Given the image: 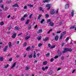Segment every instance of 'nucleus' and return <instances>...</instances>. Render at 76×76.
<instances>
[{"mask_svg":"<svg viewBox=\"0 0 76 76\" xmlns=\"http://www.w3.org/2000/svg\"><path fill=\"white\" fill-rule=\"evenodd\" d=\"M33 58H36V53L35 51L34 52Z\"/></svg>","mask_w":76,"mask_h":76,"instance_id":"12","label":"nucleus"},{"mask_svg":"<svg viewBox=\"0 0 76 76\" xmlns=\"http://www.w3.org/2000/svg\"><path fill=\"white\" fill-rule=\"evenodd\" d=\"M66 34V31H64L61 34V35H62L63 36H64V35H65Z\"/></svg>","mask_w":76,"mask_h":76,"instance_id":"17","label":"nucleus"},{"mask_svg":"<svg viewBox=\"0 0 76 76\" xmlns=\"http://www.w3.org/2000/svg\"><path fill=\"white\" fill-rule=\"evenodd\" d=\"M25 20V18H24L22 17L21 18V20L23 21V20Z\"/></svg>","mask_w":76,"mask_h":76,"instance_id":"31","label":"nucleus"},{"mask_svg":"<svg viewBox=\"0 0 76 76\" xmlns=\"http://www.w3.org/2000/svg\"><path fill=\"white\" fill-rule=\"evenodd\" d=\"M20 57V55H17L16 56V57H17V58H18V57Z\"/></svg>","mask_w":76,"mask_h":76,"instance_id":"56","label":"nucleus"},{"mask_svg":"<svg viewBox=\"0 0 76 76\" xmlns=\"http://www.w3.org/2000/svg\"><path fill=\"white\" fill-rule=\"evenodd\" d=\"M20 29V28H19L17 26H16L14 28L15 30H19Z\"/></svg>","mask_w":76,"mask_h":76,"instance_id":"14","label":"nucleus"},{"mask_svg":"<svg viewBox=\"0 0 76 76\" xmlns=\"http://www.w3.org/2000/svg\"><path fill=\"white\" fill-rule=\"evenodd\" d=\"M1 7L3 9H4V6L3 4H1Z\"/></svg>","mask_w":76,"mask_h":76,"instance_id":"47","label":"nucleus"},{"mask_svg":"<svg viewBox=\"0 0 76 76\" xmlns=\"http://www.w3.org/2000/svg\"><path fill=\"white\" fill-rule=\"evenodd\" d=\"M67 51H68V48H65L64 50L62 51L63 53H66V52H67Z\"/></svg>","mask_w":76,"mask_h":76,"instance_id":"7","label":"nucleus"},{"mask_svg":"<svg viewBox=\"0 0 76 76\" xmlns=\"http://www.w3.org/2000/svg\"><path fill=\"white\" fill-rule=\"evenodd\" d=\"M39 10H40L42 11V12H44V11L43 10H42V9L41 7H40L39 8Z\"/></svg>","mask_w":76,"mask_h":76,"instance_id":"40","label":"nucleus"},{"mask_svg":"<svg viewBox=\"0 0 76 76\" xmlns=\"http://www.w3.org/2000/svg\"><path fill=\"white\" fill-rule=\"evenodd\" d=\"M30 48L29 47H28L26 49L27 51H29V49Z\"/></svg>","mask_w":76,"mask_h":76,"instance_id":"51","label":"nucleus"},{"mask_svg":"<svg viewBox=\"0 0 76 76\" xmlns=\"http://www.w3.org/2000/svg\"><path fill=\"white\" fill-rule=\"evenodd\" d=\"M48 39H49V37H47L45 39H44V41H48Z\"/></svg>","mask_w":76,"mask_h":76,"instance_id":"27","label":"nucleus"},{"mask_svg":"<svg viewBox=\"0 0 76 76\" xmlns=\"http://www.w3.org/2000/svg\"><path fill=\"white\" fill-rule=\"evenodd\" d=\"M58 56H56L54 57V58H55V59H56V58H58Z\"/></svg>","mask_w":76,"mask_h":76,"instance_id":"42","label":"nucleus"},{"mask_svg":"<svg viewBox=\"0 0 76 76\" xmlns=\"http://www.w3.org/2000/svg\"><path fill=\"white\" fill-rule=\"evenodd\" d=\"M61 34V36L60 37V39H62V38H63V36Z\"/></svg>","mask_w":76,"mask_h":76,"instance_id":"45","label":"nucleus"},{"mask_svg":"<svg viewBox=\"0 0 76 76\" xmlns=\"http://www.w3.org/2000/svg\"><path fill=\"white\" fill-rule=\"evenodd\" d=\"M56 15L58 14V9L57 10L56 12Z\"/></svg>","mask_w":76,"mask_h":76,"instance_id":"41","label":"nucleus"},{"mask_svg":"<svg viewBox=\"0 0 76 76\" xmlns=\"http://www.w3.org/2000/svg\"><path fill=\"white\" fill-rule=\"evenodd\" d=\"M58 39V36L57 35L55 37V40H56V41H57Z\"/></svg>","mask_w":76,"mask_h":76,"instance_id":"16","label":"nucleus"},{"mask_svg":"<svg viewBox=\"0 0 76 76\" xmlns=\"http://www.w3.org/2000/svg\"><path fill=\"white\" fill-rule=\"evenodd\" d=\"M44 20L42 19V20H41V23H43V22H44Z\"/></svg>","mask_w":76,"mask_h":76,"instance_id":"53","label":"nucleus"},{"mask_svg":"<svg viewBox=\"0 0 76 76\" xmlns=\"http://www.w3.org/2000/svg\"><path fill=\"white\" fill-rule=\"evenodd\" d=\"M38 27V25H36V26H35L34 27V28L35 29H36V28H37Z\"/></svg>","mask_w":76,"mask_h":76,"instance_id":"61","label":"nucleus"},{"mask_svg":"<svg viewBox=\"0 0 76 76\" xmlns=\"http://www.w3.org/2000/svg\"><path fill=\"white\" fill-rule=\"evenodd\" d=\"M29 22V20H27V21L26 22V25H27V24H28Z\"/></svg>","mask_w":76,"mask_h":76,"instance_id":"32","label":"nucleus"},{"mask_svg":"<svg viewBox=\"0 0 76 76\" xmlns=\"http://www.w3.org/2000/svg\"><path fill=\"white\" fill-rule=\"evenodd\" d=\"M75 26H71L69 28V29H74L75 28Z\"/></svg>","mask_w":76,"mask_h":76,"instance_id":"19","label":"nucleus"},{"mask_svg":"<svg viewBox=\"0 0 76 76\" xmlns=\"http://www.w3.org/2000/svg\"><path fill=\"white\" fill-rule=\"evenodd\" d=\"M11 56V55H10V54H9L7 55V56L8 57H10V56Z\"/></svg>","mask_w":76,"mask_h":76,"instance_id":"62","label":"nucleus"},{"mask_svg":"<svg viewBox=\"0 0 76 76\" xmlns=\"http://www.w3.org/2000/svg\"><path fill=\"white\" fill-rule=\"evenodd\" d=\"M28 57L29 58H31L32 57V55H30Z\"/></svg>","mask_w":76,"mask_h":76,"instance_id":"34","label":"nucleus"},{"mask_svg":"<svg viewBox=\"0 0 76 76\" xmlns=\"http://www.w3.org/2000/svg\"><path fill=\"white\" fill-rule=\"evenodd\" d=\"M37 39L39 41V40H41V37H37Z\"/></svg>","mask_w":76,"mask_h":76,"instance_id":"28","label":"nucleus"},{"mask_svg":"<svg viewBox=\"0 0 76 76\" xmlns=\"http://www.w3.org/2000/svg\"><path fill=\"white\" fill-rule=\"evenodd\" d=\"M30 36H28V37H25V39L26 40H28V39H29L30 38Z\"/></svg>","mask_w":76,"mask_h":76,"instance_id":"21","label":"nucleus"},{"mask_svg":"<svg viewBox=\"0 0 76 76\" xmlns=\"http://www.w3.org/2000/svg\"><path fill=\"white\" fill-rule=\"evenodd\" d=\"M12 61V58H10L9 59V61L10 62Z\"/></svg>","mask_w":76,"mask_h":76,"instance_id":"52","label":"nucleus"},{"mask_svg":"<svg viewBox=\"0 0 76 76\" xmlns=\"http://www.w3.org/2000/svg\"><path fill=\"white\" fill-rule=\"evenodd\" d=\"M47 63V61H45L43 62V65H46Z\"/></svg>","mask_w":76,"mask_h":76,"instance_id":"37","label":"nucleus"},{"mask_svg":"<svg viewBox=\"0 0 76 76\" xmlns=\"http://www.w3.org/2000/svg\"><path fill=\"white\" fill-rule=\"evenodd\" d=\"M72 51V49L71 48H68V51L71 52Z\"/></svg>","mask_w":76,"mask_h":76,"instance_id":"39","label":"nucleus"},{"mask_svg":"<svg viewBox=\"0 0 76 76\" xmlns=\"http://www.w3.org/2000/svg\"><path fill=\"white\" fill-rule=\"evenodd\" d=\"M9 67V65L8 64H7L5 66V67H4V69H7V68H8Z\"/></svg>","mask_w":76,"mask_h":76,"instance_id":"26","label":"nucleus"},{"mask_svg":"<svg viewBox=\"0 0 76 76\" xmlns=\"http://www.w3.org/2000/svg\"><path fill=\"white\" fill-rule=\"evenodd\" d=\"M42 16V15H39L38 18V19H40V18Z\"/></svg>","mask_w":76,"mask_h":76,"instance_id":"38","label":"nucleus"},{"mask_svg":"<svg viewBox=\"0 0 76 76\" xmlns=\"http://www.w3.org/2000/svg\"><path fill=\"white\" fill-rule=\"evenodd\" d=\"M9 8H7V7H5V10H7V9H8Z\"/></svg>","mask_w":76,"mask_h":76,"instance_id":"59","label":"nucleus"},{"mask_svg":"<svg viewBox=\"0 0 76 76\" xmlns=\"http://www.w3.org/2000/svg\"><path fill=\"white\" fill-rule=\"evenodd\" d=\"M49 24L50 26H54V24L53 22H50L49 23Z\"/></svg>","mask_w":76,"mask_h":76,"instance_id":"9","label":"nucleus"},{"mask_svg":"<svg viewBox=\"0 0 76 76\" xmlns=\"http://www.w3.org/2000/svg\"><path fill=\"white\" fill-rule=\"evenodd\" d=\"M49 1H50V0H45L43 1V3H47Z\"/></svg>","mask_w":76,"mask_h":76,"instance_id":"11","label":"nucleus"},{"mask_svg":"<svg viewBox=\"0 0 76 76\" xmlns=\"http://www.w3.org/2000/svg\"><path fill=\"white\" fill-rule=\"evenodd\" d=\"M51 4H48L46 5V7H48L47 10H50V8H51Z\"/></svg>","mask_w":76,"mask_h":76,"instance_id":"2","label":"nucleus"},{"mask_svg":"<svg viewBox=\"0 0 76 76\" xmlns=\"http://www.w3.org/2000/svg\"><path fill=\"white\" fill-rule=\"evenodd\" d=\"M46 18H48L49 17V15L48 14H47L46 15Z\"/></svg>","mask_w":76,"mask_h":76,"instance_id":"55","label":"nucleus"},{"mask_svg":"<svg viewBox=\"0 0 76 76\" xmlns=\"http://www.w3.org/2000/svg\"><path fill=\"white\" fill-rule=\"evenodd\" d=\"M42 70L43 71H45V68H44V67H42Z\"/></svg>","mask_w":76,"mask_h":76,"instance_id":"50","label":"nucleus"},{"mask_svg":"<svg viewBox=\"0 0 76 76\" xmlns=\"http://www.w3.org/2000/svg\"><path fill=\"white\" fill-rule=\"evenodd\" d=\"M53 30V29H50L48 32V34H50V33Z\"/></svg>","mask_w":76,"mask_h":76,"instance_id":"44","label":"nucleus"},{"mask_svg":"<svg viewBox=\"0 0 76 76\" xmlns=\"http://www.w3.org/2000/svg\"><path fill=\"white\" fill-rule=\"evenodd\" d=\"M8 45H9L10 48H11V47H12V43L10 42H9L8 43Z\"/></svg>","mask_w":76,"mask_h":76,"instance_id":"15","label":"nucleus"},{"mask_svg":"<svg viewBox=\"0 0 76 76\" xmlns=\"http://www.w3.org/2000/svg\"><path fill=\"white\" fill-rule=\"evenodd\" d=\"M61 31H58L56 32V34H60V33H61Z\"/></svg>","mask_w":76,"mask_h":76,"instance_id":"49","label":"nucleus"},{"mask_svg":"<svg viewBox=\"0 0 76 76\" xmlns=\"http://www.w3.org/2000/svg\"><path fill=\"white\" fill-rule=\"evenodd\" d=\"M39 55H40V54L39 53H38L37 54V57H39Z\"/></svg>","mask_w":76,"mask_h":76,"instance_id":"64","label":"nucleus"},{"mask_svg":"<svg viewBox=\"0 0 76 76\" xmlns=\"http://www.w3.org/2000/svg\"><path fill=\"white\" fill-rule=\"evenodd\" d=\"M69 37H67L66 38V40H65V41L66 42H67V41H69Z\"/></svg>","mask_w":76,"mask_h":76,"instance_id":"33","label":"nucleus"},{"mask_svg":"<svg viewBox=\"0 0 76 76\" xmlns=\"http://www.w3.org/2000/svg\"><path fill=\"white\" fill-rule=\"evenodd\" d=\"M31 28V26H29L28 27V29H30Z\"/></svg>","mask_w":76,"mask_h":76,"instance_id":"60","label":"nucleus"},{"mask_svg":"<svg viewBox=\"0 0 76 76\" xmlns=\"http://www.w3.org/2000/svg\"><path fill=\"white\" fill-rule=\"evenodd\" d=\"M27 8V6H25L24 7V9H26Z\"/></svg>","mask_w":76,"mask_h":76,"instance_id":"54","label":"nucleus"},{"mask_svg":"<svg viewBox=\"0 0 76 76\" xmlns=\"http://www.w3.org/2000/svg\"><path fill=\"white\" fill-rule=\"evenodd\" d=\"M32 14H31L29 16V19H31V18L32 17Z\"/></svg>","mask_w":76,"mask_h":76,"instance_id":"48","label":"nucleus"},{"mask_svg":"<svg viewBox=\"0 0 76 76\" xmlns=\"http://www.w3.org/2000/svg\"><path fill=\"white\" fill-rule=\"evenodd\" d=\"M57 53H58V55L59 57H60L61 56V52L60 50H58L57 51Z\"/></svg>","mask_w":76,"mask_h":76,"instance_id":"4","label":"nucleus"},{"mask_svg":"<svg viewBox=\"0 0 76 76\" xmlns=\"http://www.w3.org/2000/svg\"><path fill=\"white\" fill-rule=\"evenodd\" d=\"M47 23H51V19H48L47 20Z\"/></svg>","mask_w":76,"mask_h":76,"instance_id":"29","label":"nucleus"},{"mask_svg":"<svg viewBox=\"0 0 76 76\" xmlns=\"http://www.w3.org/2000/svg\"><path fill=\"white\" fill-rule=\"evenodd\" d=\"M27 6H29V7H33V5H31V4H28L27 5Z\"/></svg>","mask_w":76,"mask_h":76,"instance_id":"36","label":"nucleus"},{"mask_svg":"<svg viewBox=\"0 0 76 76\" xmlns=\"http://www.w3.org/2000/svg\"><path fill=\"white\" fill-rule=\"evenodd\" d=\"M50 13L52 15H54L55 14V11L54 10H52L50 11Z\"/></svg>","mask_w":76,"mask_h":76,"instance_id":"3","label":"nucleus"},{"mask_svg":"<svg viewBox=\"0 0 76 76\" xmlns=\"http://www.w3.org/2000/svg\"><path fill=\"white\" fill-rule=\"evenodd\" d=\"M64 56H62L61 57V60H64Z\"/></svg>","mask_w":76,"mask_h":76,"instance_id":"57","label":"nucleus"},{"mask_svg":"<svg viewBox=\"0 0 76 76\" xmlns=\"http://www.w3.org/2000/svg\"><path fill=\"white\" fill-rule=\"evenodd\" d=\"M27 15V14H25L23 16V18H26L27 17V15Z\"/></svg>","mask_w":76,"mask_h":76,"instance_id":"35","label":"nucleus"},{"mask_svg":"<svg viewBox=\"0 0 76 76\" xmlns=\"http://www.w3.org/2000/svg\"><path fill=\"white\" fill-rule=\"evenodd\" d=\"M42 32V30L41 29L39 30L37 32V34H41Z\"/></svg>","mask_w":76,"mask_h":76,"instance_id":"6","label":"nucleus"},{"mask_svg":"<svg viewBox=\"0 0 76 76\" xmlns=\"http://www.w3.org/2000/svg\"><path fill=\"white\" fill-rule=\"evenodd\" d=\"M56 47V45H53V46H51L50 47V49H52V48H54Z\"/></svg>","mask_w":76,"mask_h":76,"instance_id":"18","label":"nucleus"},{"mask_svg":"<svg viewBox=\"0 0 76 76\" xmlns=\"http://www.w3.org/2000/svg\"><path fill=\"white\" fill-rule=\"evenodd\" d=\"M45 69H48V66H46V67H45Z\"/></svg>","mask_w":76,"mask_h":76,"instance_id":"63","label":"nucleus"},{"mask_svg":"<svg viewBox=\"0 0 76 76\" xmlns=\"http://www.w3.org/2000/svg\"><path fill=\"white\" fill-rule=\"evenodd\" d=\"M50 53H47V54H46V57H49V56H50Z\"/></svg>","mask_w":76,"mask_h":76,"instance_id":"25","label":"nucleus"},{"mask_svg":"<svg viewBox=\"0 0 76 76\" xmlns=\"http://www.w3.org/2000/svg\"><path fill=\"white\" fill-rule=\"evenodd\" d=\"M4 25V22H1L0 23V25L1 26H3Z\"/></svg>","mask_w":76,"mask_h":76,"instance_id":"24","label":"nucleus"},{"mask_svg":"<svg viewBox=\"0 0 76 76\" xmlns=\"http://www.w3.org/2000/svg\"><path fill=\"white\" fill-rule=\"evenodd\" d=\"M74 10H72V12H71V15L72 17H73V15H74Z\"/></svg>","mask_w":76,"mask_h":76,"instance_id":"20","label":"nucleus"},{"mask_svg":"<svg viewBox=\"0 0 76 76\" xmlns=\"http://www.w3.org/2000/svg\"><path fill=\"white\" fill-rule=\"evenodd\" d=\"M69 8V4H66L65 6V9H67Z\"/></svg>","mask_w":76,"mask_h":76,"instance_id":"5","label":"nucleus"},{"mask_svg":"<svg viewBox=\"0 0 76 76\" xmlns=\"http://www.w3.org/2000/svg\"><path fill=\"white\" fill-rule=\"evenodd\" d=\"M26 45H27V43L26 42H25L23 44V46L24 47H26Z\"/></svg>","mask_w":76,"mask_h":76,"instance_id":"22","label":"nucleus"},{"mask_svg":"<svg viewBox=\"0 0 76 76\" xmlns=\"http://www.w3.org/2000/svg\"><path fill=\"white\" fill-rule=\"evenodd\" d=\"M16 37V33H14L12 35L13 38H15Z\"/></svg>","mask_w":76,"mask_h":76,"instance_id":"10","label":"nucleus"},{"mask_svg":"<svg viewBox=\"0 0 76 76\" xmlns=\"http://www.w3.org/2000/svg\"><path fill=\"white\" fill-rule=\"evenodd\" d=\"M41 45H42V44L41 43H39L38 45L39 47H40L41 46Z\"/></svg>","mask_w":76,"mask_h":76,"instance_id":"43","label":"nucleus"},{"mask_svg":"<svg viewBox=\"0 0 76 76\" xmlns=\"http://www.w3.org/2000/svg\"><path fill=\"white\" fill-rule=\"evenodd\" d=\"M16 62H15L14 63L11 65V69H13V68L16 66Z\"/></svg>","mask_w":76,"mask_h":76,"instance_id":"1","label":"nucleus"},{"mask_svg":"<svg viewBox=\"0 0 76 76\" xmlns=\"http://www.w3.org/2000/svg\"><path fill=\"white\" fill-rule=\"evenodd\" d=\"M48 46L49 47H51V45L49 43Z\"/></svg>","mask_w":76,"mask_h":76,"instance_id":"58","label":"nucleus"},{"mask_svg":"<svg viewBox=\"0 0 76 76\" xmlns=\"http://www.w3.org/2000/svg\"><path fill=\"white\" fill-rule=\"evenodd\" d=\"M12 7H19L18 4H15L12 5Z\"/></svg>","mask_w":76,"mask_h":76,"instance_id":"23","label":"nucleus"},{"mask_svg":"<svg viewBox=\"0 0 76 76\" xmlns=\"http://www.w3.org/2000/svg\"><path fill=\"white\" fill-rule=\"evenodd\" d=\"M7 50V46H6L3 49L4 51H6Z\"/></svg>","mask_w":76,"mask_h":76,"instance_id":"8","label":"nucleus"},{"mask_svg":"<svg viewBox=\"0 0 76 76\" xmlns=\"http://www.w3.org/2000/svg\"><path fill=\"white\" fill-rule=\"evenodd\" d=\"M26 70H29V66H27L25 67Z\"/></svg>","mask_w":76,"mask_h":76,"instance_id":"13","label":"nucleus"},{"mask_svg":"<svg viewBox=\"0 0 76 76\" xmlns=\"http://www.w3.org/2000/svg\"><path fill=\"white\" fill-rule=\"evenodd\" d=\"M3 60V57H1L0 58V61H2Z\"/></svg>","mask_w":76,"mask_h":76,"instance_id":"30","label":"nucleus"},{"mask_svg":"<svg viewBox=\"0 0 76 76\" xmlns=\"http://www.w3.org/2000/svg\"><path fill=\"white\" fill-rule=\"evenodd\" d=\"M53 61H54V59L53 58H51V59L50 60V61L51 62H53Z\"/></svg>","mask_w":76,"mask_h":76,"instance_id":"46","label":"nucleus"}]
</instances>
